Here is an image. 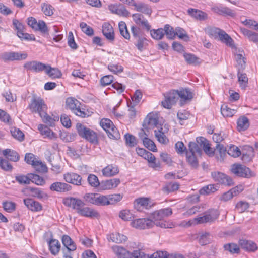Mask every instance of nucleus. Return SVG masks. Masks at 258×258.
I'll return each instance as SVG.
<instances>
[{
  "mask_svg": "<svg viewBox=\"0 0 258 258\" xmlns=\"http://www.w3.org/2000/svg\"><path fill=\"white\" fill-rule=\"evenodd\" d=\"M168 39H174L176 35L180 39H183L185 41L189 40V37L186 33H164Z\"/></svg>",
  "mask_w": 258,
  "mask_h": 258,
  "instance_id": "obj_54",
  "label": "nucleus"
},
{
  "mask_svg": "<svg viewBox=\"0 0 258 258\" xmlns=\"http://www.w3.org/2000/svg\"><path fill=\"white\" fill-rule=\"evenodd\" d=\"M76 128L78 135L91 143H98L97 136L93 130L87 127L80 123H77Z\"/></svg>",
  "mask_w": 258,
  "mask_h": 258,
  "instance_id": "obj_3",
  "label": "nucleus"
},
{
  "mask_svg": "<svg viewBox=\"0 0 258 258\" xmlns=\"http://www.w3.org/2000/svg\"><path fill=\"white\" fill-rule=\"evenodd\" d=\"M112 249L114 253L119 257H125L127 254H130V252L128 250L123 247L118 245L113 246Z\"/></svg>",
  "mask_w": 258,
  "mask_h": 258,
  "instance_id": "obj_41",
  "label": "nucleus"
},
{
  "mask_svg": "<svg viewBox=\"0 0 258 258\" xmlns=\"http://www.w3.org/2000/svg\"><path fill=\"white\" fill-rule=\"evenodd\" d=\"M218 190V186L214 184H209L201 188L199 193L202 195H208L215 192Z\"/></svg>",
  "mask_w": 258,
  "mask_h": 258,
  "instance_id": "obj_38",
  "label": "nucleus"
},
{
  "mask_svg": "<svg viewBox=\"0 0 258 258\" xmlns=\"http://www.w3.org/2000/svg\"><path fill=\"white\" fill-rule=\"evenodd\" d=\"M176 93L178 94V99L180 98L181 104L182 105L183 102L190 100L193 98L192 93L187 88L181 89L179 91L176 90Z\"/></svg>",
  "mask_w": 258,
  "mask_h": 258,
  "instance_id": "obj_27",
  "label": "nucleus"
},
{
  "mask_svg": "<svg viewBox=\"0 0 258 258\" xmlns=\"http://www.w3.org/2000/svg\"><path fill=\"white\" fill-rule=\"evenodd\" d=\"M12 61L21 60L26 59L27 54L26 53L11 52Z\"/></svg>",
  "mask_w": 258,
  "mask_h": 258,
  "instance_id": "obj_59",
  "label": "nucleus"
},
{
  "mask_svg": "<svg viewBox=\"0 0 258 258\" xmlns=\"http://www.w3.org/2000/svg\"><path fill=\"white\" fill-rule=\"evenodd\" d=\"M109 10L113 14L120 16L127 17L129 16L130 12L122 5L112 4L108 6Z\"/></svg>",
  "mask_w": 258,
  "mask_h": 258,
  "instance_id": "obj_14",
  "label": "nucleus"
},
{
  "mask_svg": "<svg viewBox=\"0 0 258 258\" xmlns=\"http://www.w3.org/2000/svg\"><path fill=\"white\" fill-rule=\"evenodd\" d=\"M119 216L120 218L125 221H132V218L134 217L131 211L127 210L120 211L119 214Z\"/></svg>",
  "mask_w": 258,
  "mask_h": 258,
  "instance_id": "obj_58",
  "label": "nucleus"
},
{
  "mask_svg": "<svg viewBox=\"0 0 258 258\" xmlns=\"http://www.w3.org/2000/svg\"><path fill=\"white\" fill-rule=\"evenodd\" d=\"M4 210L9 213L14 211L16 209V204L13 202L6 201L3 203Z\"/></svg>",
  "mask_w": 258,
  "mask_h": 258,
  "instance_id": "obj_60",
  "label": "nucleus"
},
{
  "mask_svg": "<svg viewBox=\"0 0 258 258\" xmlns=\"http://www.w3.org/2000/svg\"><path fill=\"white\" fill-rule=\"evenodd\" d=\"M124 139L126 145L130 147H133L137 144L136 137L131 134H126L124 135Z\"/></svg>",
  "mask_w": 258,
  "mask_h": 258,
  "instance_id": "obj_49",
  "label": "nucleus"
},
{
  "mask_svg": "<svg viewBox=\"0 0 258 258\" xmlns=\"http://www.w3.org/2000/svg\"><path fill=\"white\" fill-rule=\"evenodd\" d=\"M27 24L35 31H40L41 32H47L50 30L54 31V32H58L60 31L57 26H53V30H51L50 28L47 27L44 21L40 20L37 21V20L33 17H28L27 19Z\"/></svg>",
  "mask_w": 258,
  "mask_h": 258,
  "instance_id": "obj_1",
  "label": "nucleus"
},
{
  "mask_svg": "<svg viewBox=\"0 0 258 258\" xmlns=\"http://www.w3.org/2000/svg\"><path fill=\"white\" fill-rule=\"evenodd\" d=\"M24 203L28 209L33 212H39L42 209V205L39 202L32 199H24Z\"/></svg>",
  "mask_w": 258,
  "mask_h": 258,
  "instance_id": "obj_19",
  "label": "nucleus"
},
{
  "mask_svg": "<svg viewBox=\"0 0 258 258\" xmlns=\"http://www.w3.org/2000/svg\"><path fill=\"white\" fill-rule=\"evenodd\" d=\"M232 171L236 175L242 177L249 178L251 176L250 169L241 164L233 165Z\"/></svg>",
  "mask_w": 258,
  "mask_h": 258,
  "instance_id": "obj_11",
  "label": "nucleus"
},
{
  "mask_svg": "<svg viewBox=\"0 0 258 258\" xmlns=\"http://www.w3.org/2000/svg\"><path fill=\"white\" fill-rule=\"evenodd\" d=\"M100 124L106 131L109 138L116 140L120 138V134L111 120L103 118L100 121Z\"/></svg>",
  "mask_w": 258,
  "mask_h": 258,
  "instance_id": "obj_4",
  "label": "nucleus"
},
{
  "mask_svg": "<svg viewBox=\"0 0 258 258\" xmlns=\"http://www.w3.org/2000/svg\"><path fill=\"white\" fill-rule=\"evenodd\" d=\"M98 193H87L85 194L83 198L87 203L95 205Z\"/></svg>",
  "mask_w": 258,
  "mask_h": 258,
  "instance_id": "obj_51",
  "label": "nucleus"
},
{
  "mask_svg": "<svg viewBox=\"0 0 258 258\" xmlns=\"http://www.w3.org/2000/svg\"><path fill=\"white\" fill-rule=\"evenodd\" d=\"M150 199L147 198H139L135 200L134 207L138 211H142L144 209H148L150 207Z\"/></svg>",
  "mask_w": 258,
  "mask_h": 258,
  "instance_id": "obj_20",
  "label": "nucleus"
},
{
  "mask_svg": "<svg viewBox=\"0 0 258 258\" xmlns=\"http://www.w3.org/2000/svg\"><path fill=\"white\" fill-rule=\"evenodd\" d=\"M107 196V205H113L119 202L122 198L120 194L110 195Z\"/></svg>",
  "mask_w": 258,
  "mask_h": 258,
  "instance_id": "obj_45",
  "label": "nucleus"
},
{
  "mask_svg": "<svg viewBox=\"0 0 258 258\" xmlns=\"http://www.w3.org/2000/svg\"><path fill=\"white\" fill-rule=\"evenodd\" d=\"M211 176L215 181L226 185L231 186L233 185L232 179L226 174L220 172H214L211 173Z\"/></svg>",
  "mask_w": 258,
  "mask_h": 258,
  "instance_id": "obj_10",
  "label": "nucleus"
},
{
  "mask_svg": "<svg viewBox=\"0 0 258 258\" xmlns=\"http://www.w3.org/2000/svg\"><path fill=\"white\" fill-rule=\"evenodd\" d=\"M237 124V130L240 132L245 131L249 126V120L244 116H242L238 119Z\"/></svg>",
  "mask_w": 258,
  "mask_h": 258,
  "instance_id": "obj_33",
  "label": "nucleus"
},
{
  "mask_svg": "<svg viewBox=\"0 0 258 258\" xmlns=\"http://www.w3.org/2000/svg\"><path fill=\"white\" fill-rule=\"evenodd\" d=\"M61 241L64 248L63 249H67L68 250H75L76 249V246L71 237L67 235H64L61 238Z\"/></svg>",
  "mask_w": 258,
  "mask_h": 258,
  "instance_id": "obj_32",
  "label": "nucleus"
},
{
  "mask_svg": "<svg viewBox=\"0 0 258 258\" xmlns=\"http://www.w3.org/2000/svg\"><path fill=\"white\" fill-rule=\"evenodd\" d=\"M197 141L201 145L203 146V150L209 156H213L214 154V150L210 147L208 140L204 137H200L197 138Z\"/></svg>",
  "mask_w": 258,
  "mask_h": 258,
  "instance_id": "obj_31",
  "label": "nucleus"
},
{
  "mask_svg": "<svg viewBox=\"0 0 258 258\" xmlns=\"http://www.w3.org/2000/svg\"><path fill=\"white\" fill-rule=\"evenodd\" d=\"M143 125L145 128H154L155 127L157 128L160 127V124H159L157 116L151 113H149L145 118Z\"/></svg>",
  "mask_w": 258,
  "mask_h": 258,
  "instance_id": "obj_13",
  "label": "nucleus"
},
{
  "mask_svg": "<svg viewBox=\"0 0 258 258\" xmlns=\"http://www.w3.org/2000/svg\"><path fill=\"white\" fill-rule=\"evenodd\" d=\"M175 148L177 153L180 155H182L184 153H186V151H188L183 143L181 141H178L175 144Z\"/></svg>",
  "mask_w": 258,
  "mask_h": 258,
  "instance_id": "obj_61",
  "label": "nucleus"
},
{
  "mask_svg": "<svg viewBox=\"0 0 258 258\" xmlns=\"http://www.w3.org/2000/svg\"><path fill=\"white\" fill-rule=\"evenodd\" d=\"M44 71L47 75L52 78H59L62 75L59 70L57 68H52L49 65H46V68Z\"/></svg>",
  "mask_w": 258,
  "mask_h": 258,
  "instance_id": "obj_35",
  "label": "nucleus"
},
{
  "mask_svg": "<svg viewBox=\"0 0 258 258\" xmlns=\"http://www.w3.org/2000/svg\"><path fill=\"white\" fill-rule=\"evenodd\" d=\"M119 170L117 166L109 164L102 170V175L105 177H111L119 173Z\"/></svg>",
  "mask_w": 258,
  "mask_h": 258,
  "instance_id": "obj_24",
  "label": "nucleus"
},
{
  "mask_svg": "<svg viewBox=\"0 0 258 258\" xmlns=\"http://www.w3.org/2000/svg\"><path fill=\"white\" fill-rule=\"evenodd\" d=\"M162 127H160L158 130H155L154 133L158 141L161 143L165 144L166 142L167 138L164 133L162 132Z\"/></svg>",
  "mask_w": 258,
  "mask_h": 258,
  "instance_id": "obj_48",
  "label": "nucleus"
},
{
  "mask_svg": "<svg viewBox=\"0 0 258 258\" xmlns=\"http://www.w3.org/2000/svg\"><path fill=\"white\" fill-rule=\"evenodd\" d=\"M3 154L7 159L13 162H17L20 159L19 154L14 150L6 149L3 151Z\"/></svg>",
  "mask_w": 258,
  "mask_h": 258,
  "instance_id": "obj_30",
  "label": "nucleus"
},
{
  "mask_svg": "<svg viewBox=\"0 0 258 258\" xmlns=\"http://www.w3.org/2000/svg\"><path fill=\"white\" fill-rule=\"evenodd\" d=\"M183 57L186 62L189 64L196 66L200 63L199 58L197 57L193 54L184 53L183 54Z\"/></svg>",
  "mask_w": 258,
  "mask_h": 258,
  "instance_id": "obj_40",
  "label": "nucleus"
},
{
  "mask_svg": "<svg viewBox=\"0 0 258 258\" xmlns=\"http://www.w3.org/2000/svg\"><path fill=\"white\" fill-rule=\"evenodd\" d=\"M153 32H183L184 30L179 27L175 29L169 24H166L164 28H158V29H153Z\"/></svg>",
  "mask_w": 258,
  "mask_h": 258,
  "instance_id": "obj_34",
  "label": "nucleus"
},
{
  "mask_svg": "<svg viewBox=\"0 0 258 258\" xmlns=\"http://www.w3.org/2000/svg\"><path fill=\"white\" fill-rule=\"evenodd\" d=\"M221 112L224 117H230L236 113V111L234 109L230 108L227 105L224 104L221 107Z\"/></svg>",
  "mask_w": 258,
  "mask_h": 258,
  "instance_id": "obj_39",
  "label": "nucleus"
},
{
  "mask_svg": "<svg viewBox=\"0 0 258 258\" xmlns=\"http://www.w3.org/2000/svg\"><path fill=\"white\" fill-rule=\"evenodd\" d=\"M188 147V151L186 152V160L192 167L197 168L198 166V162L195 154H201V150L195 142H189Z\"/></svg>",
  "mask_w": 258,
  "mask_h": 258,
  "instance_id": "obj_2",
  "label": "nucleus"
},
{
  "mask_svg": "<svg viewBox=\"0 0 258 258\" xmlns=\"http://www.w3.org/2000/svg\"><path fill=\"white\" fill-rule=\"evenodd\" d=\"M213 9L215 12L220 15H225L230 16H233L234 15L233 11L229 8L226 7H215L213 8Z\"/></svg>",
  "mask_w": 258,
  "mask_h": 258,
  "instance_id": "obj_37",
  "label": "nucleus"
},
{
  "mask_svg": "<svg viewBox=\"0 0 258 258\" xmlns=\"http://www.w3.org/2000/svg\"><path fill=\"white\" fill-rule=\"evenodd\" d=\"M227 153L233 157H237L241 155L240 149L236 146L230 145L227 149Z\"/></svg>",
  "mask_w": 258,
  "mask_h": 258,
  "instance_id": "obj_47",
  "label": "nucleus"
},
{
  "mask_svg": "<svg viewBox=\"0 0 258 258\" xmlns=\"http://www.w3.org/2000/svg\"><path fill=\"white\" fill-rule=\"evenodd\" d=\"M239 244L242 249L249 252H254L257 249L256 243L250 240L241 239Z\"/></svg>",
  "mask_w": 258,
  "mask_h": 258,
  "instance_id": "obj_26",
  "label": "nucleus"
},
{
  "mask_svg": "<svg viewBox=\"0 0 258 258\" xmlns=\"http://www.w3.org/2000/svg\"><path fill=\"white\" fill-rule=\"evenodd\" d=\"M131 225L136 229H148L153 226V222L148 218H139L132 220Z\"/></svg>",
  "mask_w": 258,
  "mask_h": 258,
  "instance_id": "obj_9",
  "label": "nucleus"
},
{
  "mask_svg": "<svg viewBox=\"0 0 258 258\" xmlns=\"http://www.w3.org/2000/svg\"><path fill=\"white\" fill-rule=\"evenodd\" d=\"M24 68L27 71H31L38 73L44 71L46 68V65L37 61H31L26 62Z\"/></svg>",
  "mask_w": 258,
  "mask_h": 258,
  "instance_id": "obj_12",
  "label": "nucleus"
},
{
  "mask_svg": "<svg viewBox=\"0 0 258 258\" xmlns=\"http://www.w3.org/2000/svg\"><path fill=\"white\" fill-rule=\"evenodd\" d=\"M30 182L34 183L38 185H42L45 183L44 179L37 174H29Z\"/></svg>",
  "mask_w": 258,
  "mask_h": 258,
  "instance_id": "obj_43",
  "label": "nucleus"
},
{
  "mask_svg": "<svg viewBox=\"0 0 258 258\" xmlns=\"http://www.w3.org/2000/svg\"><path fill=\"white\" fill-rule=\"evenodd\" d=\"M29 108L34 112H37L39 115L44 114L46 111L47 106L44 100L40 97H33L29 105Z\"/></svg>",
  "mask_w": 258,
  "mask_h": 258,
  "instance_id": "obj_6",
  "label": "nucleus"
},
{
  "mask_svg": "<svg viewBox=\"0 0 258 258\" xmlns=\"http://www.w3.org/2000/svg\"><path fill=\"white\" fill-rule=\"evenodd\" d=\"M11 133L12 136L20 141H22L24 139V134L19 129L16 127H12L11 129Z\"/></svg>",
  "mask_w": 258,
  "mask_h": 258,
  "instance_id": "obj_44",
  "label": "nucleus"
},
{
  "mask_svg": "<svg viewBox=\"0 0 258 258\" xmlns=\"http://www.w3.org/2000/svg\"><path fill=\"white\" fill-rule=\"evenodd\" d=\"M187 13L191 17L198 20L204 21L207 18V14L200 10L190 8L188 9Z\"/></svg>",
  "mask_w": 258,
  "mask_h": 258,
  "instance_id": "obj_25",
  "label": "nucleus"
},
{
  "mask_svg": "<svg viewBox=\"0 0 258 258\" xmlns=\"http://www.w3.org/2000/svg\"><path fill=\"white\" fill-rule=\"evenodd\" d=\"M110 239L114 242L120 243L125 242L127 240V237L119 233H113L110 235Z\"/></svg>",
  "mask_w": 258,
  "mask_h": 258,
  "instance_id": "obj_42",
  "label": "nucleus"
},
{
  "mask_svg": "<svg viewBox=\"0 0 258 258\" xmlns=\"http://www.w3.org/2000/svg\"><path fill=\"white\" fill-rule=\"evenodd\" d=\"M17 36L21 39L26 41H34L35 38L33 34L30 33H17Z\"/></svg>",
  "mask_w": 258,
  "mask_h": 258,
  "instance_id": "obj_62",
  "label": "nucleus"
},
{
  "mask_svg": "<svg viewBox=\"0 0 258 258\" xmlns=\"http://www.w3.org/2000/svg\"><path fill=\"white\" fill-rule=\"evenodd\" d=\"M132 5L135 7L137 11L145 14L150 15L152 12L151 7L147 4L142 2L136 3L134 1Z\"/></svg>",
  "mask_w": 258,
  "mask_h": 258,
  "instance_id": "obj_22",
  "label": "nucleus"
},
{
  "mask_svg": "<svg viewBox=\"0 0 258 258\" xmlns=\"http://www.w3.org/2000/svg\"><path fill=\"white\" fill-rule=\"evenodd\" d=\"M16 180L21 184H29L30 178L29 174L27 175H19L15 177Z\"/></svg>",
  "mask_w": 258,
  "mask_h": 258,
  "instance_id": "obj_57",
  "label": "nucleus"
},
{
  "mask_svg": "<svg viewBox=\"0 0 258 258\" xmlns=\"http://www.w3.org/2000/svg\"><path fill=\"white\" fill-rule=\"evenodd\" d=\"M120 181L118 178H113L111 179L102 181L100 183L99 188L100 190H108L116 187Z\"/></svg>",
  "mask_w": 258,
  "mask_h": 258,
  "instance_id": "obj_15",
  "label": "nucleus"
},
{
  "mask_svg": "<svg viewBox=\"0 0 258 258\" xmlns=\"http://www.w3.org/2000/svg\"><path fill=\"white\" fill-rule=\"evenodd\" d=\"M63 203L65 206L75 210L78 214L85 205V203L81 199L73 197L64 198L63 200Z\"/></svg>",
  "mask_w": 258,
  "mask_h": 258,
  "instance_id": "obj_8",
  "label": "nucleus"
},
{
  "mask_svg": "<svg viewBox=\"0 0 258 258\" xmlns=\"http://www.w3.org/2000/svg\"><path fill=\"white\" fill-rule=\"evenodd\" d=\"M49 245V249L54 255H57L60 251L61 245L59 241L57 239L52 238L47 240Z\"/></svg>",
  "mask_w": 258,
  "mask_h": 258,
  "instance_id": "obj_29",
  "label": "nucleus"
},
{
  "mask_svg": "<svg viewBox=\"0 0 258 258\" xmlns=\"http://www.w3.org/2000/svg\"><path fill=\"white\" fill-rule=\"evenodd\" d=\"M219 215V213L217 210L211 209L205 212L204 216L194 218V221L198 224L212 223L218 218Z\"/></svg>",
  "mask_w": 258,
  "mask_h": 258,
  "instance_id": "obj_5",
  "label": "nucleus"
},
{
  "mask_svg": "<svg viewBox=\"0 0 258 258\" xmlns=\"http://www.w3.org/2000/svg\"><path fill=\"white\" fill-rule=\"evenodd\" d=\"M89 185L94 187L100 186V183L99 181L98 177L94 174H90L87 178Z\"/></svg>",
  "mask_w": 258,
  "mask_h": 258,
  "instance_id": "obj_56",
  "label": "nucleus"
},
{
  "mask_svg": "<svg viewBox=\"0 0 258 258\" xmlns=\"http://www.w3.org/2000/svg\"><path fill=\"white\" fill-rule=\"evenodd\" d=\"M79 215L91 218H98L100 217L99 213L95 209L88 207H83L79 211Z\"/></svg>",
  "mask_w": 258,
  "mask_h": 258,
  "instance_id": "obj_18",
  "label": "nucleus"
},
{
  "mask_svg": "<svg viewBox=\"0 0 258 258\" xmlns=\"http://www.w3.org/2000/svg\"><path fill=\"white\" fill-rule=\"evenodd\" d=\"M179 185L177 182L170 183L163 187V191L167 194L177 190L179 188Z\"/></svg>",
  "mask_w": 258,
  "mask_h": 258,
  "instance_id": "obj_53",
  "label": "nucleus"
},
{
  "mask_svg": "<svg viewBox=\"0 0 258 258\" xmlns=\"http://www.w3.org/2000/svg\"><path fill=\"white\" fill-rule=\"evenodd\" d=\"M139 34V33H133V36L137 41L135 45L139 50L142 51L148 45V41L145 37L140 36Z\"/></svg>",
  "mask_w": 258,
  "mask_h": 258,
  "instance_id": "obj_28",
  "label": "nucleus"
},
{
  "mask_svg": "<svg viewBox=\"0 0 258 258\" xmlns=\"http://www.w3.org/2000/svg\"><path fill=\"white\" fill-rule=\"evenodd\" d=\"M0 167L5 171H11L13 170V166L7 159L0 158Z\"/></svg>",
  "mask_w": 258,
  "mask_h": 258,
  "instance_id": "obj_52",
  "label": "nucleus"
},
{
  "mask_svg": "<svg viewBox=\"0 0 258 258\" xmlns=\"http://www.w3.org/2000/svg\"><path fill=\"white\" fill-rule=\"evenodd\" d=\"M164 99L161 102V105L165 108L170 109L178 100V94L175 90L164 94Z\"/></svg>",
  "mask_w": 258,
  "mask_h": 258,
  "instance_id": "obj_7",
  "label": "nucleus"
},
{
  "mask_svg": "<svg viewBox=\"0 0 258 258\" xmlns=\"http://www.w3.org/2000/svg\"><path fill=\"white\" fill-rule=\"evenodd\" d=\"M28 190L34 197L39 199H47L48 198L47 195L40 188L30 187L28 188Z\"/></svg>",
  "mask_w": 258,
  "mask_h": 258,
  "instance_id": "obj_36",
  "label": "nucleus"
},
{
  "mask_svg": "<svg viewBox=\"0 0 258 258\" xmlns=\"http://www.w3.org/2000/svg\"><path fill=\"white\" fill-rule=\"evenodd\" d=\"M224 247L227 251H229L232 254H238L240 252L239 246L234 243H228L224 245Z\"/></svg>",
  "mask_w": 258,
  "mask_h": 258,
  "instance_id": "obj_50",
  "label": "nucleus"
},
{
  "mask_svg": "<svg viewBox=\"0 0 258 258\" xmlns=\"http://www.w3.org/2000/svg\"><path fill=\"white\" fill-rule=\"evenodd\" d=\"M72 188L70 185L61 182H55L52 183L50 186L51 191H55L58 192H64L70 191Z\"/></svg>",
  "mask_w": 258,
  "mask_h": 258,
  "instance_id": "obj_17",
  "label": "nucleus"
},
{
  "mask_svg": "<svg viewBox=\"0 0 258 258\" xmlns=\"http://www.w3.org/2000/svg\"><path fill=\"white\" fill-rule=\"evenodd\" d=\"M64 179L68 183H70L76 185H81L82 177L79 174L75 173H67L63 175Z\"/></svg>",
  "mask_w": 258,
  "mask_h": 258,
  "instance_id": "obj_16",
  "label": "nucleus"
},
{
  "mask_svg": "<svg viewBox=\"0 0 258 258\" xmlns=\"http://www.w3.org/2000/svg\"><path fill=\"white\" fill-rule=\"evenodd\" d=\"M66 103L67 107L74 112L78 108L77 104L79 102L74 98H68L66 100Z\"/></svg>",
  "mask_w": 258,
  "mask_h": 258,
  "instance_id": "obj_46",
  "label": "nucleus"
},
{
  "mask_svg": "<svg viewBox=\"0 0 258 258\" xmlns=\"http://www.w3.org/2000/svg\"><path fill=\"white\" fill-rule=\"evenodd\" d=\"M108 69L114 74H117L123 72V68L117 64L110 63L108 66Z\"/></svg>",
  "mask_w": 258,
  "mask_h": 258,
  "instance_id": "obj_64",
  "label": "nucleus"
},
{
  "mask_svg": "<svg viewBox=\"0 0 258 258\" xmlns=\"http://www.w3.org/2000/svg\"><path fill=\"white\" fill-rule=\"evenodd\" d=\"M210 35L231 47L234 46L233 41L227 33H210Z\"/></svg>",
  "mask_w": 258,
  "mask_h": 258,
  "instance_id": "obj_23",
  "label": "nucleus"
},
{
  "mask_svg": "<svg viewBox=\"0 0 258 258\" xmlns=\"http://www.w3.org/2000/svg\"><path fill=\"white\" fill-rule=\"evenodd\" d=\"M144 146L153 152L157 151L156 146L153 141L149 138H144L143 142Z\"/></svg>",
  "mask_w": 258,
  "mask_h": 258,
  "instance_id": "obj_55",
  "label": "nucleus"
},
{
  "mask_svg": "<svg viewBox=\"0 0 258 258\" xmlns=\"http://www.w3.org/2000/svg\"><path fill=\"white\" fill-rule=\"evenodd\" d=\"M38 130L43 136H44V138H47L50 140H55L57 138V135L46 125L39 124Z\"/></svg>",
  "mask_w": 258,
  "mask_h": 258,
  "instance_id": "obj_21",
  "label": "nucleus"
},
{
  "mask_svg": "<svg viewBox=\"0 0 258 258\" xmlns=\"http://www.w3.org/2000/svg\"><path fill=\"white\" fill-rule=\"evenodd\" d=\"M40 116L45 123L50 126L54 125V119H52V118L47 114L46 111H44V114Z\"/></svg>",
  "mask_w": 258,
  "mask_h": 258,
  "instance_id": "obj_63",
  "label": "nucleus"
}]
</instances>
